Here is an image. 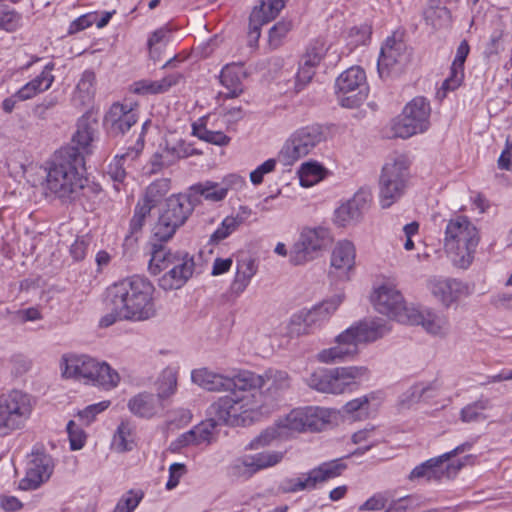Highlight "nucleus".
<instances>
[{
  "mask_svg": "<svg viewBox=\"0 0 512 512\" xmlns=\"http://www.w3.org/2000/svg\"><path fill=\"white\" fill-rule=\"evenodd\" d=\"M200 202L193 195L173 194L167 198L165 207L153 227V236L161 241H168L183 226Z\"/></svg>",
  "mask_w": 512,
  "mask_h": 512,
  "instance_id": "obj_9",
  "label": "nucleus"
},
{
  "mask_svg": "<svg viewBox=\"0 0 512 512\" xmlns=\"http://www.w3.org/2000/svg\"><path fill=\"white\" fill-rule=\"evenodd\" d=\"M54 469L53 459L45 453H33L29 462L26 476L21 480L23 489H36L47 481Z\"/></svg>",
  "mask_w": 512,
  "mask_h": 512,
  "instance_id": "obj_22",
  "label": "nucleus"
},
{
  "mask_svg": "<svg viewBox=\"0 0 512 512\" xmlns=\"http://www.w3.org/2000/svg\"><path fill=\"white\" fill-rule=\"evenodd\" d=\"M293 24L289 20H281L269 30L268 43L272 49H277L283 43L286 35L291 31Z\"/></svg>",
  "mask_w": 512,
  "mask_h": 512,
  "instance_id": "obj_50",
  "label": "nucleus"
},
{
  "mask_svg": "<svg viewBox=\"0 0 512 512\" xmlns=\"http://www.w3.org/2000/svg\"><path fill=\"white\" fill-rule=\"evenodd\" d=\"M423 15L426 23L435 29L447 27L451 21L450 11L446 7L438 5L436 0L430 1Z\"/></svg>",
  "mask_w": 512,
  "mask_h": 512,
  "instance_id": "obj_39",
  "label": "nucleus"
},
{
  "mask_svg": "<svg viewBox=\"0 0 512 512\" xmlns=\"http://www.w3.org/2000/svg\"><path fill=\"white\" fill-rule=\"evenodd\" d=\"M430 114L431 107L426 98L422 96L413 98L406 104L401 117L392 126L394 136L406 139L423 133L429 128Z\"/></svg>",
  "mask_w": 512,
  "mask_h": 512,
  "instance_id": "obj_15",
  "label": "nucleus"
},
{
  "mask_svg": "<svg viewBox=\"0 0 512 512\" xmlns=\"http://www.w3.org/2000/svg\"><path fill=\"white\" fill-rule=\"evenodd\" d=\"M230 474L237 478L248 479L257 473L250 455L237 458L229 467Z\"/></svg>",
  "mask_w": 512,
  "mask_h": 512,
  "instance_id": "obj_49",
  "label": "nucleus"
},
{
  "mask_svg": "<svg viewBox=\"0 0 512 512\" xmlns=\"http://www.w3.org/2000/svg\"><path fill=\"white\" fill-rule=\"evenodd\" d=\"M176 387V375L172 372H167L162 376V379L159 382L157 396H159L160 399L163 401V399L168 398L169 396L175 393Z\"/></svg>",
  "mask_w": 512,
  "mask_h": 512,
  "instance_id": "obj_57",
  "label": "nucleus"
},
{
  "mask_svg": "<svg viewBox=\"0 0 512 512\" xmlns=\"http://www.w3.org/2000/svg\"><path fill=\"white\" fill-rule=\"evenodd\" d=\"M20 16L5 5H0V27L6 31H14L18 27Z\"/></svg>",
  "mask_w": 512,
  "mask_h": 512,
  "instance_id": "obj_59",
  "label": "nucleus"
},
{
  "mask_svg": "<svg viewBox=\"0 0 512 512\" xmlns=\"http://www.w3.org/2000/svg\"><path fill=\"white\" fill-rule=\"evenodd\" d=\"M276 159H268L259 165L255 170L250 173V180L254 185H259L263 182L264 175L271 173L275 170Z\"/></svg>",
  "mask_w": 512,
  "mask_h": 512,
  "instance_id": "obj_62",
  "label": "nucleus"
},
{
  "mask_svg": "<svg viewBox=\"0 0 512 512\" xmlns=\"http://www.w3.org/2000/svg\"><path fill=\"white\" fill-rule=\"evenodd\" d=\"M113 447L118 452H126L133 449L135 445V429L129 423L122 421L113 436Z\"/></svg>",
  "mask_w": 512,
  "mask_h": 512,
  "instance_id": "obj_40",
  "label": "nucleus"
},
{
  "mask_svg": "<svg viewBox=\"0 0 512 512\" xmlns=\"http://www.w3.org/2000/svg\"><path fill=\"white\" fill-rule=\"evenodd\" d=\"M184 156L182 145L169 144L166 142L160 145L158 150L152 155L150 159V173H157L161 169L175 164L179 159Z\"/></svg>",
  "mask_w": 512,
  "mask_h": 512,
  "instance_id": "obj_33",
  "label": "nucleus"
},
{
  "mask_svg": "<svg viewBox=\"0 0 512 512\" xmlns=\"http://www.w3.org/2000/svg\"><path fill=\"white\" fill-rule=\"evenodd\" d=\"M356 251L352 242L343 240L338 242L331 253L330 274L341 279H349V272L355 265Z\"/></svg>",
  "mask_w": 512,
  "mask_h": 512,
  "instance_id": "obj_24",
  "label": "nucleus"
},
{
  "mask_svg": "<svg viewBox=\"0 0 512 512\" xmlns=\"http://www.w3.org/2000/svg\"><path fill=\"white\" fill-rule=\"evenodd\" d=\"M409 180V165L404 156L388 160L379 179V201L382 208H389L404 194Z\"/></svg>",
  "mask_w": 512,
  "mask_h": 512,
  "instance_id": "obj_12",
  "label": "nucleus"
},
{
  "mask_svg": "<svg viewBox=\"0 0 512 512\" xmlns=\"http://www.w3.org/2000/svg\"><path fill=\"white\" fill-rule=\"evenodd\" d=\"M316 68L305 66V63L299 62V69L296 74L295 87L298 91L302 90L315 75Z\"/></svg>",
  "mask_w": 512,
  "mask_h": 512,
  "instance_id": "obj_64",
  "label": "nucleus"
},
{
  "mask_svg": "<svg viewBox=\"0 0 512 512\" xmlns=\"http://www.w3.org/2000/svg\"><path fill=\"white\" fill-rule=\"evenodd\" d=\"M406 46L394 38H388L382 46L378 58V72L381 77L388 76L397 66L407 61Z\"/></svg>",
  "mask_w": 512,
  "mask_h": 512,
  "instance_id": "obj_25",
  "label": "nucleus"
},
{
  "mask_svg": "<svg viewBox=\"0 0 512 512\" xmlns=\"http://www.w3.org/2000/svg\"><path fill=\"white\" fill-rule=\"evenodd\" d=\"M229 382L230 383L227 385V391L232 393L233 391H236L238 394L255 393L257 395V399L262 405V395L258 389H260L266 382L263 376L250 371H241L234 377H229Z\"/></svg>",
  "mask_w": 512,
  "mask_h": 512,
  "instance_id": "obj_30",
  "label": "nucleus"
},
{
  "mask_svg": "<svg viewBox=\"0 0 512 512\" xmlns=\"http://www.w3.org/2000/svg\"><path fill=\"white\" fill-rule=\"evenodd\" d=\"M429 290L446 307L471 293L466 283L454 278H434L429 281Z\"/></svg>",
  "mask_w": 512,
  "mask_h": 512,
  "instance_id": "obj_21",
  "label": "nucleus"
},
{
  "mask_svg": "<svg viewBox=\"0 0 512 512\" xmlns=\"http://www.w3.org/2000/svg\"><path fill=\"white\" fill-rule=\"evenodd\" d=\"M256 471L275 466L283 459V453L277 451H265L250 455Z\"/></svg>",
  "mask_w": 512,
  "mask_h": 512,
  "instance_id": "obj_51",
  "label": "nucleus"
},
{
  "mask_svg": "<svg viewBox=\"0 0 512 512\" xmlns=\"http://www.w3.org/2000/svg\"><path fill=\"white\" fill-rule=\"evenodd\" d=\"M391 331L387 320L374 318L360 321L335 338L333 347L323 349L317 354L321 363H336L352 359L358 353V345L376 341Z\"/></svg>",
  "mask_w": 512,
  "mask_h": 512,
  "instance_id": "obj_4",
  "label": "nucleus"
},
{
  "mask_svg": "<svg viewBox=\"0 0 512 512\" xmlns=\"http://www.w3.org/2000/svg\"><path fill=\"white\" fill-rule=\"evenodd\" d=\"M151 210L148 206L142 204L141 201H138L135 206L134 215L130 220L129 234L125 238L126 243L132 244L137 241V234L141 232Z\"/></svg>",
  "mask_w": 512,
  "mask_h": 512,
  "instance_id": "obj_43",
  "label": "nucleus"
},
{
  "mask_svg": "<svg viewBox=\"0 0 512 512\" xmlns=\"http://www.w3.org/2000/svg\"><path fill=\"white\" fill-rule=\"evenodd\" d=\"M368 198L369 195L366 193H356L352 199L343 203L335 210V223L345 227L357 221L367 208Z\"/></svg>",
  "mask_w": 512,
  "mask_h": 512,
  "instance_id": "obj_27",
  "label": "nucleus"
},
{
  "mask_svg": "<svg viewBox=\"0 0 512 512\" xmlns=\"http://www.w3.org/2000/svg\"><path fill=\"white\" fill-rule=\"evenodd\" d=\"M96 76L93 71L86 70L83 72L76 86L75 96L78 97L81 104L89 103L95 93Z\"/></svg>",
  "mask_w": 512,
  "mask_h": 512,
  "instance_id": "obj_45",
  "label": "nucleus"
},
{
  "mask_svg": "<svg viewBox=\"0 0 512 512\" xmlns=\"http://www.w3.org/2000/svg\"><path fill=\"white\" fill-rule=\"evenodd\" d=\"M276 16L270 17L269 11L262 12V4L259 8H255L250 15V29L248 32V42L251 47H254L260 37V26L271 21Z\"/></svg>",
  "mask_w": 512,
  "mask_h": 512,
  "instance_id": "obj_44",
  "label": "nucleus"
},
{
  "mask_svg": "<svg viewBox=\"0 0 512 512\" xmlns=\"http://www.w3.org/2000/svg\"><path fill=\"white\" fill-rule=\"evenodd\" d=\"M84 158L76 147H62L45 162V187L62 200H75L87 179L80 172Z\"/></svg>",
  "mask_w": 512,
  "mask_h": 512,
  "instance_id": "obj_2",
  "label": "nucleus"
},
{
  "mask_svg": "<svg viewBox=\"0 0 512 512\" xmlns=\"http://www.w3.org/2000/svg\"><path fill=\"white\" fill-rule=\"evenodd\" d=\"M143 498V492L130 490L118 501L113 512H133Z\"/></svg>",
  "mask_w": 512,
  "mask_h": 512,
  "instance_id": "obj_54",
  "label": "nucleus"
},
{
  "mask_svg": "<svg viewBox=\"0 0 512 512\" xmlns=\"http://www.w3.org/2000/svg\"><path fill=\"white\" fill-rule=\"evenodd\" d=\"M371 399H374V395H365L359 398H355L347 402L344 407V413L351 415L353 418L360 417L361 414L368 413V405Z\"/></svg>",
  "mask_w": 512,
  "mask_h": 512,
  "instance_id": "obj_53",
  "label": "nucleus"
},
{
  "mask_svg": "<svg viewBox=\"0 0 512 512\" xmlns=\"http://www.w3.org/2000/svg\"><path fill=\"white\" fill-rule=\"evenodd\" d=\"M93 141V130L86 121L80 122L77 131L72 137V145L68 147H76L82 153L85 159V154L91 153L90 145Z\"/></svg>",
  "mask_w": 512,
  "mask_h": 512,
  "instance_id": "obj_46",
  "label": "nucleus"
},
{
  "mask_svg": "<svg viewBox=\"0 0 512 512\" xmlns=\"http://www.w3.org/2000/svg\"><path fill=\"white\" fill-rule=\"evenodd\" d=\"M331 415V410L318 406L295 408L252 440L250 448L258 449L275 439H287L306 430L321 431L329 424Z\"/></svg>",
  "mask_w": 512,
  "mask_h": 512,
  "instance_id": "obj_3",
  "label": "nucleus"
},
{
  "mask_svg": "<svg viewBox=\"0 0 512 512\" xmlns=\"http://www.w3.org/2000/svg\"><path fill=\"white\" fill-rule=\"evenodd\" d=\"M194 269V258L188 253H173L163 245H152L149 271L156 275L162 270H167L158 281L163 290H174L183 287L192 277Z\"/></svg>",
  "mask_w": 512,
  "mask_h": 512,
  "instance_id": "obj_6",
  "label": "nucleus"
},
{
  "mask_svg": "<svg viewBox=\"0 0 512 512\" xmlns=\"http://www.w3.org/2000/svg\"><path fill=\"white\" fill-rule=\"evenodd\" d=\"M464 80V66L452 63L450 67V74L444 80L441 90H443V97L447 91H454L461 86Z\"/></svg>",
  "mask_w": 512,
  "mask_h": 512,
  "instance_id": "obj_52",
  "label": "nucleus"
},
{
  "mask_svg": "<svg viewBox=\"0 0 512 512\" xmlns=\"http://www.w3.org/2000/svg\"><path fill=\"white\" fill-rule=\"evenodd\" d=\"M192 133L201 140L219 146L227 145L230 141V138L223 132L207 129L204 118H200L197 122L193 123Z\"/></svg>",
  "mask_w": 512,
  "mask_h": 512,
  "instance_id": "obj_41",
  "label": "nucleus"
},
{
  "mask_svg": "<svg viewBox=\"0 0 512 512\" xmlns=\"http://www.w3.org/2000/svg\"><path fill=\"white\" fill-rule=\"evenodd\" d=\"M110 406V401L105 400L101 401L99 403H95L92 405L87 406L83 410L78 412V416L85 421V423L88 425L90 424L96 415L99 413L105 411Z\"/></svg>",
  "mask_w": 512,
  "mask_h": 512,
  "instance_id": "obj_60",
  "label": "nucleus"
},
{
  "mask_svg": "<svg viewBox=\"0 0 512 512\" xmlns=\"http://www.w3.org/2000/svg\"><path fill=\"white\" fill-rule=\"evenodd\" d=\"M325 140V133L320 125H309L296 130L285 141L278 153V161L284 166H291L308 155L317 145Z\"/></svg>",
  "mask_w": 512,
  "mask_h": 512,
  "instance_id": "obj_13",
  "label": "nucleus"
},
{
  "mask_svg": "<svg viewBox=\"0 0 512 512\" xmlns=\"http://www.w3.org/2000/svg\"><path fill=\"white\" fill-rule=\"evenodd\" d=\"M137 109L131 105L114 103L107 112L104 123L112 135H123L137 122Z\"/></svg>",
  "mask_w": 512,
  "mask_h": 512,
  "instance_id": "obj_23",
  "label": "nucleus"
},
{
  "mask_svg": "<svg viewBox=\"0 0 512 512\" xmlns=\"http://www.w3.org/2000/svg\"><path fill=\"white\" fill-rule=\"evenodd\" d=\"M335 93L342 107H359L368 96L365 71L359 66H352L342 72L336 78Z\"/></svg>",
  "mask_w": 512,
  "mask_h": 512,
  "instance_id": "obj_14",
  "label": "nucleus"
},
{
  "mask_svg": "<svg viewBox=\"0 0 512 512\" xmlns=\"http://www.w3.org/2000/svg\"><path fill=\"white\" fill-rule=\"evenodd\" d=\"M261 404L255 393L238 394L219 397L207 409V414L217 424L231 426L247 425L261 415Z\"/></svg>",
  "mask_w": 512,
  "mask_h": 512,
  "instance_id": "obj_8",
  "label": "nucleus"
},
{
  "mask_svg": "<svg viewBox=\"0 0 512 512\" xmlns=\"http://www.w3.org/2000/svg\"><path fill=\"white\" fill-rule=\"evenodd\" d=\"M62 375L101 387L105 390L115 388L120 382L118 372L106 362H101L88 355H64L60 363Z\"/></svg>",
  "mask_w": 512,
  "mask_h": 512,
  "instance_id": "obj_7",
  "label": "nucleus"
},
{
  "mask_svg": "<svg viewBox=\"0 0 512 512\" xmlns=\"http://www.w3.org/2000/svg\"><path fill=\"white\" fill-rule=\"evenodd\" d=\"M321 167L317 164L313 163H305L302 164L301 169L299 171L300 174V184L303 187H309L313 185L315 182L321 179Z\"/></svg>",
  "mask_w": 512,
  "mask_h": 512,
  "instance_id": "obj_55",
  "label": "nucleus"
},
{
  "mask_svg": "<svg viewBox=\"0 0 512 512\" xmlns=\"http://www.w3.org/2000/svg\"><path fill=\"white\" fill-rule=\"evenodd\" d=\"M154 285L145 277L134 275L114 284L110 290L112 312L102 319L109 326L117 319L141 322L156 316Z\"/></svg>",
  "mask_w": 512,
  "mask_h": 512,
  "instance_id": "obj_1",
  "label": "nucleus"
},
{
  "mask_svg": "<svg viewBox=\"0 0 512 512\" xmlns=\"http://www.w3.org/2000/svg\"><path fill=\"white\" fill-rule=\"evenodd\" d=\"M170 189V179H157L146 188L144 196L140 201L145 206H148L150 209H153L161 202V200L169 192Z\"/></svg>",
  "mask_w": 512,
  "mask_h": 512,
  "instance_id": "obj_38",
  "label": "nucleus"
},
{
  "mask_svg": "<svg viewBox=\"0 0 512 512\" xmlns=\"http://www.w3.org/2000/svg\"><path fill=\"white\" fill-rule=\"evenodd\" d=\"M367 372V368L363 366L319 370L310 375L308 384L322 393L341 394L355 389Z\"/></svg>",
  "mask_w": 512,
  "mask_h": 512,
  "instance_id": "obj_11",
  "label": "nucleus"
},
{
  "mask_svg": "<svg viewBox=\"0 0 512 512\" xmlns=\"http://www.w3.org/2000/svg\"><path fill=\"white\" fill-rule=\"evenodd\" d=\"M345 469L346 465L339 459L324 462L298 477L284 479L280 483L279 489L284 493L312 490L318 484L340 476Z\"/></svg>",
  "mask_w": 512,
  "mask_h": 512,
  "instance_id": "obj_16",
  "label": "nucleus"
},
{
  "mask_svg": "<svg viewBox=\"0 0 512 512\" xmlns=\"http://www.w3.org/2000/svg\"><path fill=\"white\" fill-rule=\"evenodd\" d=\"M257 270L256 260L251 256H242L237 259L236 273L230 285V293L236 297L240 296L250 284Z\"/></svg>",
  "mask_w": 512,
  "mask_h": 512,
  "instance_id": "obj_29",
  "label": "nucleus"
},
{
  "mask_svg": "<svg viewBox=\"0 0 512 512\" xmlns=\"http://www.w3.org/2000/svg\"><path fill=\"white\" fill-rule=\"evenodd\" d=\"M193 383L211 392L227 391L229 377L215 373L207 368H200L192 371Z\"/></svg>",
  "mask_w": 512,
  "mask_h": 512,
  "instance_id": "obj_34",
  "label": "nucleus"
},
{
  "mask_svg": "<svg viewBox=\"0 0 512 512\" xmlns=\"http://www.w3.org/2000/svg\"><path fill=\"white\" fill-rule=\"evenodd\" d=\"M129 411L140 418H152L163 410V403L159 396L142 392L128 401Z\"/></svg>",
  "mask_w": 512,
  "mask_h": 512,
  "instance_id": "obj_28",
  "label": "nucleus"
},
{
  "mask_svg": "<svg viewBox=\"0 0 512 512\" xmlns=\"http://www.w3.org/2000/svg\"><path fill=\"white\" fill-rule=\"evenodd\" d=\"M67 433L71 450L75 451L82 449L86 442V435L84 431L72 420L67 424Z\"/></svg>",
  "mask_w": 512,
  "mask_h": 512,
  "instance_id": "obj_56",
  "label": "nucleus"
},
{
  "mask_svg": "<svg viewBox=\"0 0 512 512\" xmlns=\"http://www.w3.org/2000/svg\"><path fill=\"white\" fill-rule=\"evenodd\" d=\"M374 309L380 314L386 315L400 323L408 319L410 309L401 292L392 283H383L376 287L371 295Z\"/></svg>",
  "mask_w": 512,
  "mask_h": 512,
  "instance_id": "obj_17",
  "label": "nucleus"
},
{
  "mask_svg": "<svg viewBox=\"0 0 512 512\" xmlns=\"http://www.w3.org/2000/svg\"><path fill=\"white\" fill-rule=\"evenodd\" d=\"M327 321L321 311L314 306L309 310H301L291 317L289 329L292 334H308L316 327Z\"/></svg>",
  "mask_w": 512,
  "mask_h": 512,
  "instance_id": "obj_32",
  "label": "nucleus"
},
{
  "mask_svg": "<svg viewBox=\"0 0 512 512\" xmlns=\"http://www.w3.org/2000/svg\"><path fill=\"white\" fill-rule=\"evenodd\" d=\"M183 80L180 72H172L159 80L142 79L131 85V91L139 95H156L169 91Z\"/></svg>",
  "mask_w": 512,
  "mask_h": 512,
  "instance_id": "obj_26",
  "label": "nucleus"
},
{
  "mask_svg": "<svg viewBox=\"0 0 512 512\" xmlns=\"http://www.w3.org/2000/svg\"><path fill=\"white\" fill-rule=\"evenodd\" d=\"M34 408L32 397L22 390L12 389L0 395V437L25 427Z\"/></svg>",
  "mask_w": 512,
  "mask_h": 512,
  "instance_id": "obj_10",
  "label": "nucleus"
},
{
  "mask_svg": "<svg viewBox=\"0 0 512 512\" xmlns=\"http://www.w3.org/2000/svg\"><path fill=\"white\" fill-rule=\"evenodd\" d=\"M491 408V402L488 398H479L478 400L467 404L460 411V420L464 423H478L487 420L486 411Z\"/></svg>",
  "mask_w": 512,
  "mask_h": 512,
  "instance_id": "obj_37",
  "label": "nucleus"
},
{
  "mask_svg": "<svg viewBox=\"0 0 512 512\" xmlns=\"http://www.w3.org/2000/svg\"><path fill=\"white\" fill-rule=\"evenodd\" d=\"M53 69L54 63H48L38 76L26 83L16 92V97L21 101H26L48 90L54 81V75L52 74Z\"/></svg>",
  "mask_w": 512,
  "mask_h": 512,
  "instance_id": "obj_31",
  "label": "nucleus"
},
{
  "mask_svg": "<svg viewBox=\"0 0 512 512\" xmlns=\"http://www.w3.org/2000/svg\"><path fill=\"white\" fill-rule=\"evenodd\" d=\"M479 241V231L467 216L455 215L448 220L443 245L454 266L467 269L473 262Z\"/></svg>",
  "mask_w": 512,
  "mask_h": 512,
  "instance_id": "obj_5",
  "label": "nucleus"
},
{
  "mask_svg": "<svg viewBox=\"0 0 512 512\" xmlns=\"http://www.w3.org/2000/svg\"><path fill=\"white\" fill-rule=\"evenodd\" d=\"M404 324L421 325L426 332L435 336H445L449 332L450 324L448 317L431 309L418 310L410 309L409 315Z\"/></svg>",
  "mask_w": 512,
  "mask_h": 512,
  "instance_id": "obj_20",
  "label": "nucleus"
},
{
  "mask_svg": "<svg viewBox=\"0 0 512 512\" xmlns=\"http://www.w3.org/2000/svg\"><path fill=\"white\" fill-rule=\"evenodd\" d=\"M218 424L209 417L191 429L195 438V445H208L212 442L214 431Z\"/></svg>",
  "mask_w": 512,
  "mask_h": 512,
  "instance_id": "obj_48",
  "label": "nucleus"
},
{
  "mask_svg": "<svg viewBox=\"0 0 512 512\" xmlns=\"http://www.w3.org/2000/svg\"><path fill=\"white\" fill-rule=\"evenodd\" d=\"M189 191L188 194L193 195L196 199H199V196H201L210 202L223 201L227 196L224 185H221L220 182L213 181L195 184L190 187Z\"/></svg>",
  "mask_w": 512,
  "mask_h": 512,
  "instance_id": "obj_36",
  "label": "nucleus"
},
{
  "mask_svg": "<svg viewBox=\"0 0 512 512\" xmlns=\"http://www.w3.org/2000/svg\"><path fill=\"white\" fill-rule=\"evenodd\" d=\"M245 72L241 64H228L220 74V82L227 89L226 97L235 98L243 92Z\"/></svg>",
  "mask_w": 512,
  "mask_h": 512,
  "instance_id": "obj_35",
  "label": "nucleus"
},
{
  "mask_svg": "<svg viewBox=\"0 0 512 512\" xmlns=\"http://www.w3.org/2000/svg\"><path fill=\"white\" fill-rule=\"evenodd\" d=\"M418 506V497L405 496L393 501L385 512H406Z\"/></svg>",
  "mask_w": 512,
  "mask_h": 512,
  "instance_id": "obj_61",
  "label": "nucleus"
},
{
  "mask_svg": "<svg viewBox=\"0 0 512 512\" xmlns=\"http://www.w3.org/2000/svg\"><path fill=\"white\" fill-rule=\"evenodd\" d=\"M267 382H270L268 390L277 392L289 387V376L285 371H269L266 374Z\"/></svg>",
  "mask_w": 512,
  "mask_h": 512,
  "instance_id": "obj_58",
  "label": "nucleus"
},
{
  "mask_svg": "<svg viewBox=\"0 0 512 512\" xmlns=\"http://www.w3.org/2000/svg\"><path fill=\"white\" fill-rule=\"evenodd\" d=\"M11 373L15 376H21L28 372L31 368V361L22 354L13 355L10 360Z\"/></svg>",
  "mask_w": 512,
  "mask_h": 512,
  "instance_id": "obj_63",
  "label": "nucleus"
},
{
  "mask_svg": "<svg viewBox=\"0 0 512 512\" xmlns=\"http://www.w3.org/2000/svg\"><path fill=\"white\" fill-rule=\"evenodd\" d=\"M330 241L331 236L327 228H304L290 251V262L301 265L313 260L316 252Z\"/></svg>",
  "mask_w": 512,
  "mask_h": 512,
  "instance_id": "obj_18",
  "label": "nucleus"
},
{
  "mask_svg": "<svg viewBox=\"0 0 512 512\" xmlns=\"http://www.w3.org/2000/svg\"><path fill=\"white\" fill-rule=\"evenodd\" d=\"M327 51V43L324 40L317 39L309 44L300 61L305 63V66L317 68Z\"/></svg>",
  "mask_w": 512,
  "mask_h": 512,
  "instance_id": "obj_47",
  "label": "nucleus"
},
{
  "mask_svg": "<svg viewBox=\"0 0 512 512\" xmlns=\"http://www.w3.org/2000/svg\"><path fill=\"white\" fill-rule=\"evenodd\" d=\"M143 147V143L141 144ZM140 149H131L127 151L125 154L120 156H116L113 161L108 165L107 174L109 177L116 183H122L126 178V171L124 167V162L127 159L134 160L138 157Z\"/></svg>",
  "mask_w": 512,
  "mask_h": 512,
  "instance_id": "obj_42",
  "label": "nucleus"
},
{
  "mask_svg": "<svg viewBox=\"0 0 512 512\" xmlns=\"http://www.w3.org/2000/svg\"><path fill=\"white\" fill-rule=\"evenodd\" d=\"M464 465L465 462L462 460L447 463L446 459L440 455L416 466L410 472L409 479L411 481L420 479L427 481H441L444 478L451 479L457 475Z\"/></svg>",
  "mask_w": 512,
  "mask_h": 512,
  "instance_id": "obj_19",
  "label": "nucleus"
}]
</instances>
